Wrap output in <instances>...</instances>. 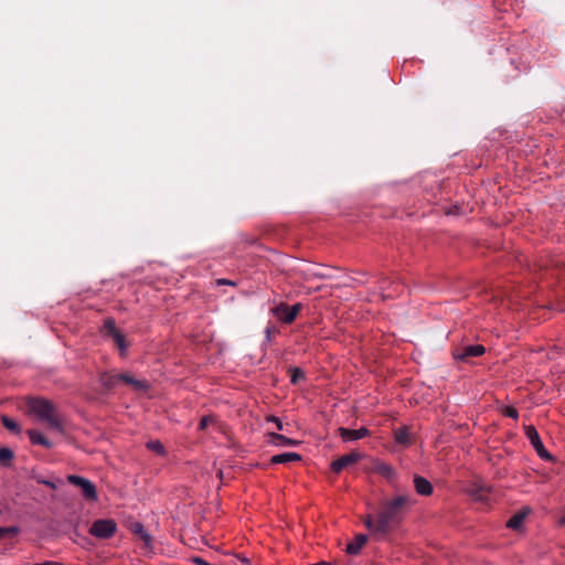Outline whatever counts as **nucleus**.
Masks as SVG:
<instances>
[{
	"mask_svg": "<svg viewBox=\"0 0 565 565\" xmlns=\"http://www.w3.org/2000/svg\"><path fill=\"white\" fill-rule=\"evenodd\" d=\"M209 422H210V418L207 416L202 417L200 420V424H199V428L205 429L209 425Z\"/></svg>",
	"mask_w": 565,
	"mask_h": 565,
	"instance_id": "32",
	"label": "nucleus"
},
{
	"mask_svg": "<svg viewBox=\"0 0 565 565\" xmlns=\"http://www.w3.org/2000/svg\"><path fill=\"white\" fill-rule=\"evenodd\" d=\"M302 305L300 302L289 307L287 303H280L275 307L271 312L282 322L289 324L295 321L298 313L300 312Z\"/></svg>",
	"mask_w": 565,
	"mask_h": 565,
	"instance_id": "5",
	"label": "nucleus"
},
{
	"mask_svg": "<svg viewBox=\"0 0 565 565\" xmlns=\"http://www.w3.org/2000/svg\"><path fill=\"white\" fill-rule=\"evenodd\" d=\"M491 488L479 482H473L466 489V493L476 501L486 503L489 500Z\"/></svg>",
	"mask_w": 565,
	"mask_h": 565,
	"instance_id": "10",
	"label": "nucleus"
},
{
	"mask_svg": "<svg viewBox=\"0 0 565 565\" xmlns=\"http://www.w3.org/2000/svg\"><path fill=\"white\" fill-rule=\"evenodd\" d=\"M269 334H270V328H267V329H266V335H267V338H269Z\"/></svg>",
	"mask_w": 565,
	"mask_h": 565,
	"instance_id": "38",
	"label": "nucleus"
},
{
	"mask_svg": "<svg viewBox=\"0 0 565 565\" xmlns=\"http://www.w3.org/2000/svg\"><path fill=\"white\" fill-rule=\"evenodd\" d=\"M117 531V524L114 520L108 519V537Z\"/></svg>",
	"mask_w": 565,
	"mask_h": 565,
	"instance_id": "29",
	"label": "nucleus"
},
{
	"mask_svg": "<svg viewBox=\"0 0 565 565\" xmlns=\"http://www.w3.org/2000/svg\"><path fill=\"white\" fill-rule=\"evenodd\" d=\"M13 459V451L7 447L0 448V463L2 466H9Z\"/></svg>",
	"mask_w": 565,
	"mask_h": 565,
	"instance_id": "22",
	"label": "nucleus"
},
{
	"mask_svg": "<svg viewBox=\"0 0 565 565\" xmlns=\"http://www.w3.org/2000/svg\"><path fill=\"white\" fill-rule=\"evenodd\" d=\"M364 524L367 529L370 530H374L375 531V526H376V521H374L373 516L372 515H367L364 520Z\"/></svg>",
	"mask_w": 565,
	"mask_h": 565,
	"instance_id": "28",
	"label": "nucleus"
},
{
	"mask_svg": "<svg viewBox=\"0 0 565 565\" xmlns=\"http://www.w3.org/2000/svg\"><path fill=\"white\" fill-rule=\"evenodd\" d=\"M90 534L99 537V539H106V519H99L97 520L89 530Z\"/></svg>",
	"mask_w": 565,
	"mask_h": 565,
	"instance_id": "20",
	"label": "nucleus"
},
{
	"mask_svg": "<svg viewBox=\"0 0 565 565\" xmlns=\"http://www.w3.org/2000/svg\"><path fill=\"white\" fill-rule=\"evenodd\" d=\"M216 285L217 286H223V285H226V286H236V282L233 281V280H230V279H225V278H220L216 280Z\"/></svg>",
	"mask_w": 565,
	"mask_h": 565,
	"instance_id": "30",
	"label": "nucleus"
},
{
	"mask_svg": "<svg viewBox=\"0 0 565 565\" xmlns=\"http://www.w3.org/2000/svg\"><path fill=\"white\" fill-rule=\"evenodd\" d=\"M26 433L30 438V441L33 445H41L47 449L52 448L53 444L46 437H44V435L41 431L36 429H29Z\"/></svg>",
	"mask_w": 565,
	"mask_h": 565,
	"instance_id": "18",
	"label": "nucleus"
},
{
	"mask_svg": "<svg viewBox=\"0 0 565 565\" xmlns=\"http://www.w3.org/2000/svg\"><path fill=\"white\" fill-rule=\"evenodd\" d=\"M147 448L157 455L163 456L166 454L164 446L160 440H150L146 444Z\"/></svg>",
	"mask_w": 565,
	"mask_h": 565,
	"instance_id": "23",
	"label": "nucleus"
},
{
	"mask_svg": "<svg viewBox=\"0 0 565 565\" xmlns=\"http://www.w3.org/2000/svg\"><path fill=\"white\" fill-rule=\"evenodd\" d=\"M391 285H395L394 282H391L387 278H383L380 282V290L383 298H393L395 295L394 292H388L387 289Z\"/></svg>",
	"mask_w": 565,
	"mask_h": 565,
	"instance_id": "24",
	"label": "nucleus"
},
{
	"mask_svg": "<svg viewBox=\"0 0 565 565\" xmlns=\"http://www.w3.org/2000/svg\"><path fill=\"white\" fill-rule=\"evenodd\" d=\"M338 431L343 441L359 440L366 437L370 434V430L365 427H361L359 429L340 427Z\"/></svg>",
	"mask_w": 565,
	"mask_h": 565,
	"instance_id": "11",
	"label": "nucleus"
},
{
	"mask_svg": "<svg viewBox=\"0 0 565 565\" xmlns=\"http://www.w3.org/2000/svg\"><path fill=\"white\" fill-rule=\"evenodd\" d=\"M525 435H526V438L530 440L531 445L536 450L537 455L542 459H552V456L546 451V449L540 438V435L534 426H526Z\"/></svg>",
	"mask_w": 565,
	"mask_h": 565,
	"instance_id": "8",
	"label": "nucleus"
},
{
	"mask_svg": "<svg viewBox=\"0 0 565 565\" xmlns=\"http://www.w3.org/2000/svg\"><path fill=\"white\" fill-rule=\"evenodd\" d=\"M366 541L367 535L362 533L355 535L354 540L347 545V553L350 555H358L362 547L364 546V544L366 543Z\"/></svg>",
	"mask_w": 565,
	"mask_h": 565,
	"instance_id": "17",
	"label": "nucleus"
},
{
	"mask_svg": "<svg viewBox=\"0 0 565 565\" xmlns=\"http://www.w3.org/2000/svg\"><path fill=\"white\" fill-rule=\"evenodd\" d=\"M38 565H64V564L58 563V562L47 561V562H44V563H39Z\"/></svg>",
	"mask_w": 565,
	"mask_h": 565,
	"instance_id": "35",
	"label": "nucleus"
},
{
	"mask_svg": "<svg viewBox=\"0 0 565 565\" xmlns=\"http://www.w3.org/2000/svg\"><path fill=\"white\" fill-rule=\"evenodd\" d=\"M559 524L565 525V515L561 518Z\"/></svg>",
	"mask_w": 565,
	"mask_h": 565,
	"instance_id": "37",
	"label": "nucleus"
},
{
	"mask_svg": "<svg viewBox=\"0 0 565 565\" xmlns=\"http://www.w3.org/2000/svg\"><path fill=\"white\" fill-rule=\"evenodd\" d=\"M486 349L481 344H469L458 347L454 350L452 355L456 361L467 362L470 358L484 354Z\"/></svg>",
	"mask_w": 565,
	"mask_h": 565,
	"instance_id": "6",
	"label": "nucleus"
},
{
	"mask_svg": "<svg viewBox=\"0 0 565 565\" xmlns=\"http://www.w3.org/2000/svg\"><path fill=\"white\" fill-rule=\"evenodd\" d=\"M531 509L525 507L521 509L519 512H516L514 515H512L508 522L507 527L511 530L519 531L522 529L523 522L526 519V516L530 514Z\"/></svg>",
	"mask_w": 565,
	"mask_h": 565,
	"instance_id": "13",
	"label": "nucleus"
},
{
	"mask_svg": "<svg viewBox=\"0 0 565 565\" xmlns=\"http://www.w3.org/2000/svg\"><path fill=\"white\" fill-rule=\"evenodd\" d=\"M313 276L315 277H318V278H328L329 276L323 273V271H317V273H313Z\"/></svg>",
	"mask_w": 565,
	"mask_h": 565,
	"instance_id": "34",
	"label": "nucleus"
},
{
	"mask_svg": "<svg viewBox=\"0 0 565 565\" xmlns=\"http://www.w3.org/2000/svg\"><path fill=\"white\" fill-rule=\"evenodd\" d=\"M291 372V375H290V382L292 384H296L298 383L300 380L305 379V373L299 369V367H292L290 370Z\"/></svg>",
	"mask_w": 565,
	"mask_h": 565,
	"instance_id": "25",
	"label": "nucleus"
},
{
	"mask_svg": "<svg viewBox=\"0 0 565 565\" xmlns=\"http://www.w3.org/2000/svg\"><path fill=\"white\" fill-rule=\"evenodd\" d=\"M300 460H301V456L297 452H284V454L274 455L270 458V463L271 465H287V463L300 461Z\"/></svg>",
	"mask_w": 565,
	"mask_h": 565,
	"instance_id": "16",
	"label": "nucleus"
},
{
	"mask_svg": "<svg viewBox=\"0 0 565 565\" xmlns=\"http://www.w3.org/2000/svg\"><path fill=\"white\" fill-rule=\"evenodd\" d=\"M394 439L397 444L408 446L411 444V433L407 426L397 428L394 431Z\"/></svg>",
	"mask_w": 565,
	"mask_h": 565,
	"instance_id": "19",
	"label": "nucleus"
},
{
	"mask_svg": "<svg viewBox=\"0 0 565 565\" xmlns=\"http://www.w3.org/2000/svg\"><path fill=\"white\" fill-rule=\"evenodd\" d=\"M119 381L126 383L127 385L131 386L135 391L138 392L147 391L150 387L148 381L135 379L129 373L110 374L108 372V388L110 386H114Z\"/></svg>",
	"mask_w": 565,
	"mask_h": 565,
	"instance_id": "3",
	"label": "nucleus"
},
{
	"mask_svg": "<svg viewBox=\"0 0 565 565\" xmlns=\"http://www.w3.org/2000/svg\"><path fill=\"white\" fill-rule=\"evenodd\" d=\"M377 470L384 476H391L393 473V469L391 468V466L385 463L379 465Z\"/></svg>",
	"mask_w": 565,
	"mask_h": 565,
	"instance_id": "27",
	"label": "nucleus"
},
{
	"mask_svg": "<svg viewBox=\"0 0 565 565\" xmlns=\"http://www.w3.org/2000/svg\"><path fill=\"white\" fill-rule=\"evenodd\" d=\"M108 338L116 344L119 355L125 358L127 355L129 343L126 337L116 328L115 321L108 318Z\"/></svg>",
	"mask_w": 565,
	"mask_h": 565,
	"instance_id": "7",
	"label": "nucleus"
},
{
	"mask_svg": "<svg viewBox=\"0 0 565 565\" xmlns=\"http://www.w3.org/2000/svg\"><path fill=\"white\" fill-rule=\"evenodd\" d=\"M268 441L276 447H291L299 445V441L277 433L268 434Z\"/></svg>",
	"mask_w": 565,
	"mask_h": 565,
	"instance_id": "15",
	"label": "nucleus"
},
{
	"mask_svg": "<svg viewBox=\"0 0 565 565\" xmlns=\"http://www.w3.org/2000/svg\"><path fill=\"white\" fill-rule=\"evenodd\" d=\"M503 414L510 418L518 419L519 418V412L516 408L512 406L505 407Z\"/></svg>",
	"mask_w": 565,
	"mask_h": 565,
	"instance_id": "26",
	"label": "nucleus"
},
{
	"mask_svg": "<svg viewBox=\"0 0 565 565\" xmlns=\"http://www.w3.org/2000/svg\"><path fill=\"white\" fill-rule=\"evenodd\" d=\"M1 423L8 430H10L13 434L21 433L20 425L14 419L8 417L7 415L1 416Z\"/></svg>",
	"mask_w": 565,
	"mask_h": 565,
	"instance_id": "21",
	"label": "nucleus"
},
{
	"mask_svg": "<svg viewBox=\"0 0 565 565\" xmlns=\"http://www.w3.org/2000/svg\"><path fill=\"white\" fill-rule=\"evenodd\" d=\"M268 420L275 423L278 430H281L284 428L282 422L280 418H278L276 416H270L268 418Z\"/></svg>",
	"mask_w": 565,
	"mask_h": 565,
	"instance_id": "31",
	"label": "nucleus"
},
{
	"mask_svg": "<svg viewBox=\"0 0 565 565\" xmlns=\"http://www.w3.org/2000/svg\"><path fill=\"white\" fill-rule=\"evenodd\" d=\"M30 413L50 429L62 431V423L57 417L53 404L45 398H32L29 402Z\"/></svg>",
	"mask_w": 565,
	"mask_h": 565,
	"instance_id": "2",
	"label": "nucleus"
},
{
	"mask_svg": "<svg viewBox=\"0 0 565 565\" xmlns=\"http://www.w3.org/2000/svg\"><path fill=\"white\" fill-rule=\"evenodd\" d=\"M130 531L138 535L147 550L152 548V536L150 533L145 529L143 524L141 522H134L130 524Z\"/></svg>",
	"mask_w": 565,
	"mask_h": 565,
	"instance_id": "12",
	"label": "nucleus"
},
{
	"mask_svg": "<svg viewBox=\"0 0 565 565\" xmlns=\"http://www.w3.org/2000/svg\"><path fill=\"white\" fill-rule=\"evenodd\" d=\"M415 503L407 494L396 495L387 501L377 514L375 532L385 533L398 525L404 516L405 508Z\"/></svg>",
	"mask_w": 565,
	"mask_h": 565,
	"instance_id": "1",
	"label": "nucleus"
},
{
	"mask_svg": "<svg viewBox=\"0 0 565 565\" xmlns=\"http://www.w3.org/2000/svg\"><path fill=\"white\" fill-rule=\"evenodd\" d=\"M362 458L361 454L358 451H351L347 455L341 456L337 460L331 462V470L334 473L341 472L344 468L349 467L350 465H353L358 462Z\"/></svg>",
	"mask_w": 565,
	"mask_h": 565,
	"instance_id": "9",
	"label": "nucleus"
},
{
	"mask_svg": "<svg viewBox=\"0 0 565 565\" xmlns=\"http://www.w3.org/2000/svg\"><path fill=\"white\" fill-rule=\"evenodd\" d=\"M414 488L417 494L428 497L433 493L434 488L429 480L422 476L414 477Z\"/></svg>",
	"mask_w": 565,
	"mask_h": 565,
	"instance_id": "14",
	"label": "nucleus"
},
{
	"mask_svg": "<svg viewBox=\"0 0 565 565\" xmlns=\"http://www.w3.org/2000/svg\"><path fill=\"white\" fill-rule=\"evenodd\" d=\"M40 482H41V483H43V484H45V486H47V487H50V488H52V489H55V488H56V487H55V484H54L52 481H49V480H41Z\"/></svg>",
	"mask_w": 565,
	"mask_h": 565,
	"instance_id": "33",
	"label": "nucleus"
},
{
	"mask_svg": "<svg viewBox=\"0 0 565 565\" xmlns=\"http://www.w3.org/2000/svg\"><path fill=\"white\" fill-rule=\"evenodd\" d=\"M8 530L4 527H0V536H2Z\"/></svg>",
	"mask_w": 565,
	"mask_h": 565,
	"instance_id": "36",
	"label": "nucleus"
},
{
	"mask_svg": "<svg viewBox=\"0 0 565 565\" xmlns=\"http://www.w3.org/2000/svg\"><path fill=\"white\" fill-rule=\"evenodd\" d=\"M67 481L78 487L82 491L83 497L88 501H96L97 500V491L95 484L89 481L88 479L76 476V475H70L67 476Z\"/></svg>",
	"mask_w": 565,
	"mask_h": 565,
	"instance_id": "4",
	"label": "nucleus"
}]
</instances>
